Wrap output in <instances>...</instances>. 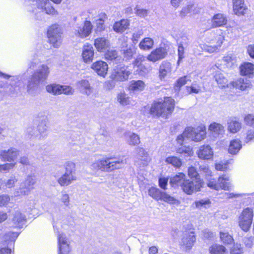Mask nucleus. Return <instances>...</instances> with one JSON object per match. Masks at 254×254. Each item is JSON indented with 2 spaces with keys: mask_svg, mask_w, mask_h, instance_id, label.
Wrapping results in <instances>:
<instances>
[{
  "mask_svg": "<svg viewBox=\"0 0 254 254\" xmlns=\"http://www.w3.org/2000/svg\"><path fill=\"white\" fill-rule=\"evenodd\" d=\"M206 128L204 126L196 127H189L185 128L182 134L177 136L176 140L180 145H182L187 139H190L194 142H199L206 137Z\"/></svg>",
  "mask_w": 254,
  "mask_h": 254,
  "instance_id": "1",
  "label": "nucleus"
},
{
  "mask_svg": "<svg viewBox=\"0 0 254 254\" xmlns=\"http://www.w3.org/2000/svg\"><path fill=\"white\" fill-rule=\"evenodd\" d=\"M175 101L170 97H166L163 102L153 103L150 109V113L158 117L168 118L174 111Z\"/></svg>",
  "mask_w": 254,
  "mask_h": 254,
  "instance_id": "2",
  "label": "nucleus"
},
{
  "mask_svg": "<svg viewBox=\"0 0 254 254\" xmlns=\"http://www.w3.org/2000/svg\"><path fill=\"white\" fill-rule=\"evenodd\" d=\"M124 164L125 162L123 160H115L112 158L108 157L96 161L92 164L91 168L95 170L110 172L115 169H120Z\"/></svg>",
  "mask_w": 254,
  "mask_h": 254,
  "instance_id": "3",
  "label": "nucleus"
},
{
  "mask_svg": "<svg viewBox=\"0 0 254 254\" xmlns=\"http://www.w3.org/2000/svg\"><path fill=\"white\" fill-rule=\"evenodd\" d=\"M148 194L157 201L163 200L171 204L180 203L178 200L156 188H151L148 190Z\"/></svg>",
  "mask_w": 254,
  "mask_h": 254,
  "instance_id": "4",
  "label": "nucleus"
},
{
  "mask_svg": "<svg viewBox=\"0 0 254 254\" xmlns=\"http://www.w3.org/2000/svg\"><path fill=\"white\" fill-rule=\"evenodd\" d=\"M207 184V186L216 190L220 189L224 190H229L231 188V183L230 182V179L226 176H222L220 177L217 181L214 179L208 180Z\"/></svg>",
  "mask_w": 254,
  "mask_h": 254,
  "instance_id": "5",
  "label": "nucleus"
},
{
  "mask_svg": "<svg viewBox=\"0 0 254 254\" xmlns=\"http://www.w3.org/2000/svg\"><path fill=\"white\" fill-rule=\"evenodd\" d=\"M61 29L58 25L50 26L47 35L50 43L54 48H59L62 44Z\"/></svg>",
  "mask_w": 254,
  "mask_h": 254,
  "instance_id": "6",
  "label": "nucleus"
},
{
  "mask_svg": "<svg viewBox=\"0 0 254 254\" xmlns=\"http://www.w3.org/2000/svg\"><path fill=\"white\" fill-rule=\"evenodd\" d=\"M253 210L247 207L243 210L239 218V225L244 231H248L251 226L253 218Z\"/></svg>",
  "mask_w": 254,
  "mask_h": 254,
  "instance_id": "7",
  "label": "nucleus"
},
{
  "mask_svg": "<svg viewBox=\"0 0 254 254\" xmlns=\"http://www.w3.org/2000/svg\"><path fill=\"white\" fill-rule=\"evenodd\" d=\"M131 71L127 66H117L114 68L111 78L118 81H125L128 79Z\"/></svg>",
  "mask_w": 254,
  "mask_h": 254,
  "instance_id": "8",
  "label": "nucleus"
},
{
  "mask_svg": "<svg viewBox=\"0 0 254 254\" xmlns=\"http://www.w3.org/2000/svg\"><path fill=\"white\" fill-rule=\"evenodd\" d=\"M36 183L34 175H28L24 181L20 184L18 192L20 195H28L31 190L34 189V186Z\"/></svg>",
  "mask_w": 254,
  "mask_h": 254,
  "instance_id": "9",
  "label": "nucleus"
},
{
  "mask_svg": "<svg viewBox=\"0 0 254 254\" xmlns=\"http://www.w3.org/2000/svg\"><path fill=\"white\" fill-rule=\"evenodd\" d=\"M203 181L202 180H197V181H190L186 180L182 185L181 188L183 191L187 194H191L194 192L200 190L201 188L203 185Z\"/></svg>",
  "mask_w": 254,
  "mask_h": 254,
  "instance_id": "10",
  "label": "nucleus"
},
{
  "mask_svg": "<svg viewBox=\"0 0 254 254\" xmlns=\"http://www.w3.org/2000/svg\"><path fill=\"white\" fill-rule=\"evenodd\" d=\"M136 154L134 156V162L139 166L146 165L149 161V158L146 151L142 147H137L135 149Z\"/></svg>",
  "mask_w": 254,
  "mask_h": 254,
  "instance_id": "11",
  "label": "nucleus"
},
{
  "mask_svg": "<svg viewBox=\"0 0 254 254\" xmlns=\"http://www.w3.org/2000/svg\"><path fill=\"white\" fill-rule=\"evenodd\" d=\"M167 55L166 48L163 47L157 48L153 50L147 57V60L155 63L165 58Z\"/></svg>",
  "mask_w": 254,
  "mask_h": 254,
  "instance_id": "12",
  "label": "nucleus"
},
{
  "mask_svg": "<svg viewBox=\"0 0 254 254\" xmlns=\"http://www.w3.org/2000/svg\"><path fill=\"white\" fill-rule=\"evenodd\" d=\"M7 241H9L7 247L2 248L0 249V254H14V243L15 234L14 232H9L6 235Z\"/></svg>",
  "mask_w": 254,
  "mask_h": 254,
  "instance_id": "13",
  "label": "nucleus"
},
{
  "mask_svg": "<svg viewBox=\"0 0 254 254\" xmlns=\"http://www.w3.org/2000/svg\"><path fill=\"white\" fill-rule=\"evenodd\" d=\"M92 25L90 21H86L82 27H78L75 30V35L79 38H85L88 36L91 33Z\"/></svg>",
  "mask_w": 254,
  "mask_h": 254,
  "instance_id": "14",
  "label": "nucleus"
},
{
  "mask_svg": "<svg viewBox=\"0 0 254 254\" xmlns=\"http://www.w3.org/2000/svg\"><path fill=\"white\" fill-rule=\"evenodd\" d=\"M91 68L99 76L105 77L108 70V64L102 61H99L93 63Z\"/></svg>",
  "mask_w": 254,
  "mask_h": 254,
  "instance_id": "15",
  "label": "nucleus"
},
{
  "mask_svg": "<svg viewBox=\"0 0 254 254\" xmlns=\"http://www.w3.org/2000/svg\"><path fill=\"white\" fill-rule=\"evenodd\" d=\"M232 86L233 88L244 91L248 88H251L252 84L250 80L247 78H240L232 81L229 84V87Z\"/></svg>",
  "mask_w": 254,
  "mask_h": 254,
  "instance_id": "16",
  "label": "nucleus"
},
{
  "mask_svg": "<svg viewBox=\"0 0 254 254\" xmlns=\"http://www.w3.org/2000/svg\"><path fill=\"white\" fill-rule=\"evenodd\" d=\"M195 241V237L193 232L186 231L183 233L181 243L187 249H190Z\"/></svg>",
  "mask_w": 254,
  "mask_h": 254,
  "instance_id": "17",
  "label": "nucleus"
},
{
  "mask_svg": "<svg viewBox=\"0 0 254 254\" xmlns=\"http://www.w3.org/2000/svg\"><path fill=\"white\" fill-rule=\"evenodd\" d=\"M197 154L200 159L208 160L212 158L213 151L210 145H203L199 147Z\"/></svg>",
  "mask_w": 254,
  "mask_h": 254,
  "instance_id": "18",
  "label": "nucleus"
},
{
  "mask_svg": "<svg viewBox=\"0 0 254 254\" xmlns=\"http://www.w3.org/2000/svg\"><path fill=\"white\" fill-rule=\"evenodd\" d=\"M50 73V69L46 64L41 65L32 75L41 82L46 80Z\"/></svg>",
  "mask_w": 254,
  "mask_h": 254,
  "instance_id": "19",
  "label": "nucleus"
},
{
  "mask_svg": "<svg viewBox=\"0 0 254 254\" xmlns=\"http://www.w3.org/2000/svg\"><path fill=\"white\" fill-rule=\"evenodd\" d=\"M208 130L210 133L215 137H221L225 133L224 127L217 123H211L208 127Z\"/></svg>",
  "mask_w": 254,
  "mask_h": 254,
  "instance_id": "20",
  "label": "nucleus"
},
{
  "mask_svg": "<svg viewBox=\"0 0 254 254\" xmlns=\"http://www.w3.org/2000/svg\"><path fill=\"white\" fill-rule=\"evenodd\" d=\"M59 252L68 253L70 251L67 239L65 234L59 233L58 234Z\"/></svg>",
  "mask_w": 254,
  "mask_h": 254,
  "instance_id": "21",
  "label": "nucleus"
},
{
  "mask_svg": "<svg viewBox=\"0 0 254 254\" xmlns=\"http://www.w3.org/2000/svg\"><path fill=\"white\" fill-rule=\"evenodd\" d=\"M94 55V51L91 45L87 44L83 46L82 56L85 63L91 62L93 60Z\"/></svg>",
  "mask_w": 254,
  "mask_h": 254,
  "instance_id": "22",
  "label": "nucleus"
},
{
  "mask_svg": "<svg viewBox=\"0 0 254 254\" xmlns=\"http://www.w3.org/2000/svg\"><path fill=\"white\" fill-rule=\"evenodd\" d=\"M94 45L98 52H104L110 47V42L104 37H99L95 39Z\"/></svg>",
  "mask_w": 254,
  "mask_h": 254,
  "instance_id": "23",
  "label": "nucleus"
},
{
  "mask_svg": "<svg viewBox=\"0 0 254 254\" xmlns=\"http://www.w3.org/2000/svg\"><path fill=\"white\" fill-rule=\"evenodd\" d=\"M233 10L237 15H244L248 9L243 0H233Z\"/></svg>",
  "mask_w": 254,
  "mask_h": 254,
  "instance_id": "24",
  "label": "nucleus"
},
{
  "mask_svg": "<svg viewBox=\"0 0 254 254\" xmlns=\"http://www.w3.org/2000/svg\"><path fill=\"white\" fill-rule=\"evenodd\" d=\"M242 128V124L235 118H231L228 121L227 129L232 133L239 132Z\"/></svg>",
  "mask_w": 254,
  "mask_h": 254,
  "instance_id": "25",
  "label": "nucleus"
},
{
  "mask_svg": "<svg viewBox=\"0 0 254 254\" xmlns=\"http://www.w3.org/2000/svg\"><path fill=\"white\" fill-rule=\"evenodd\" d=\"M41 82L34 76H32L31 78L28 81L27 91V92L31 95L35 94L38 91L39 84Z\"/></svg>",
  "mask_w": 254,
  "mask_h": 254,
  "instance_id": "26",
  "label": "nucleus"
},
{
  "mask_svg": "<svg viewBox=\"0 0 254 254\" xmlns=\"http://www.w3.org/2000/svg\"><path fill=\"white\" fill-rule=\"evenodd\" d=\"M227 18L222 13H218L213 16L211 19V26L213 28L221 27L227 23Z\"/></svg>",
  "mask_w": 254,
  "mask_h": 254,
  "instance_id": "27",
  "label": "nucleus"
},
{
  "mask_svg": "<svg viewBox=\"0 0 254 254\" xmlns=\"http://www.w3.org/2000/svg\"><path fill=\"white\" fill-rule=\"evenodd\" d=\"M76 179L75 175H71L64 173L58 179V182L62 187L68 186Z\"/></svg>",
  "mask_w": 254,
  "mask_h": 254,
  "instance_id": "28",
  "label": "nucleus"
},
{
  "mask_svg": "<svg viewBox=\"0 0 254 254\" xmlns=\"http://www.w3.org/2000/svg\"><path fill=\"white\" fill-rule=\"evenodd\" d=\"M76 86L82 90L87 96L90 95L93 92V88L91 86L89 81L86 79H82L76 83Z\"/></svg>",
  "mask_w": 254,
  "mask_h": 254,
  "instance_id": "29",
  "label": "nucleus"
},
{
  "mask_svg": "<svg viewBox=\"0 0 254 254\" xmlns=\"http://www.w3.org/2000/svg\"><path fill=\"white\" fill-rule=\"evenodd\" d=\"M125 137L128 145L131 146H136L140 143V137L135 133L126 132L124 134Z\"/></svg>",
  "mask_w": 254,
  "mask_h": 254,
  "instance_id": "30",
  "label": "nucleus"
},
{
  "mask_svg": "<svg viewBox=\"0 0 254 254\" xmlns=\"http://www.w3.org/2000/svg\"><path fill=\"white\" fill-rule=\"evenodd\" d=\"M129 22L127 19H122L116 22L113 26L114 30L118 33H122L128 28Z\"/></svg>",
  "mask_w": 254,
  "mask_h": 254,
  "instance_id": "31",
  "label": "nucleus"
},
{
  "mask_svg": "<svg viewBox=\"0 0 254 254\" xmlns=\"http://www.w3.org/2000/svg\"><path fill=\"white\" fill-rule=\"evenodd\" d=\"M172 67L170 63L163 62L159 67V77L161 79L164 78L171 71Z\"/></svg>",
  "mask_w": 254,
  "mask_h": 254,
  "instance_id": "32",
  "label": "nucleus"
},
{
  "mask_svg": "<svg viewBox=\"0 0 254 254\" xmlns=\"http://www.w3.org/2000/svg\"><path fill=\"white\" fill-rule=\"evenodd\" d=\"M154 44V40L150 37L142 39L139 44V48L143 51H149L152 49Z\"/></svg>",
  "mask_w": 254,
  "mask_h": 254,
  "instance_id": "33",
  "label": "nucleus"
},
{
  "mask_svg": "<svg viewBox=\"0 0 254 254\" xmlns=\"http://www.w3.org/2000/svg\"><path fill=\"white\" fill-rule=\"evenodd\" d=\"M145 86V83L143 81L133 80L130 81L128 89L132 92L141 91L144 89Z\"/></svg>",
  "mask_w": 254,
  "mask_h": 254,
  "instance_id": "34",
  "label": "nucleus"
},
{
  "mask_svg": "<svg viewBox=\"0 0 254 254\" xmlns=\"http://www.w3.org/2000/svg\"><path fill=\"white\" fill-rule=\"evenodd\" d=\"M186 180V176L183 173H178L175 176L171 177L170 180V183L171 185L180 186L182 187V184Z\"/></svg>",
  "mask_w": 254,
  "mask_h": 254,
  "instance_id": "35",
  "label": "nucleus"
},
{
  "mask_svg": "<svg viewBox=\"0 0 254 254\" xmlns=\"http://www.w3.org/2000/svg\"><path fill=\"white\" fill-rule=\"evenodd\" d=\"M241 148V141L238 139H233L230 142L228 151L231 154H236L239 151Z\"/></svg>",
  "mask_w": 254,
  "mask_h": 254,
  "instance_id": "36",
  "label": "nucleus"
},
{
  "mask_svg": "<svg viewBox=\"0 0 254 254\" xmlns=\"http://www.w3.org/2000/svg\"><path fill=\"white\" fill-rule=\"evenodd\" d=\"M240 68L242 75H250L254 72V64L250 63H245L241 65Z\"/></svg>",
  "mask_w": 254,
  "mask_h": 254,
  "instance_id": "37",
  "label": "nucleus"
},
{
  "mask_svg": "<svg viewBox=\"0 0 254 254\" xmlns=\"http://www.w3.org/2000/svg\"><path fill=\"white\" fill-rule=\"evenodd\" d=\"M36 127H29L27 128L26 132L28 137L30 139H35L37 140H43L41 136Z\"/></svg>",
  "mask_w": 254,
  "mask_h": 254,
  "instance_id": "38",
  "label": "nucleus"
},
{
  "mask_svg": "<svg viewBox=\"0 0 254 254\" xmlns=\"http://www.w3.org/2000/svg\"><path fill=\"white\" fill-rule=\"evenodd\" d=\"M46 91L53 95L61 94L62 85L57 84H50L46 86Z\"/></svg>",
  "mask_w": 254,
  "mask_h": 254,
  "instance_id": "39",
  "label": "nucleus"
},
{
  "mask_svg": "<svg viewBox=\"0 0 254 254\" xmlns=\"http://www.w3.org/2000/svg\"><path fill=\"white\" fill-rule=\"evenodd\" d=\"M221 242L226 244H231L234 241L232 236L226 230H221L219 233Z\"/></svg>",
  "mask_w": 254,
  "mask_h": 254,
  "instance_id": "40",
  "label": "nucleus"
},
{
  "mask_svg": "<svg viewBox=\"0 0 254 254\" xmlns=\"http://www.w3.org/2000/svg\"><path fill=\"white\" fill-rule=\"evenodd\" d=\"M211 254H226L227 253L226 248L221 245L214 244L209 248Z\"/></svg>",
  "mask_w": 254,
  "mask_h": 254,
  "instance_id": "41",
  "label": "nucleus"
},
{
  "mask_svg": "<svg viewBox=\"0 0 254 254\" xmlns=\"http://www.w3.org/2000/svg\"><path fill=\"white\" fill-rule=\"evenodd\" d=\"M216 81L219 84V87H224L227 85L229 87V85L227 84V79L220 71H217L214 76Z\"/></svg>",
  "mask_w": 254,
  "mask_h": 254,
  "instance_id": "42",
  "label": "nucleus"
},
{
  "mask_svg": "<svg viewBox=\"0 0 254 254\" xmlns=\"http://www.w3.org/2000/svg\"><path fill=\"white\" fill-rule=\"evenodd\" d=\"M0 156L4 161H11L16 157V151L14 149L8 150L7 151H3L1 152Z\"/></svg>",
  "mask_w": 254,
  "mask_h": 254,
  "instance_id": "43",
  "label": "nucleus"
},
{
  "mask_svg": "<svg viewBox=\"0 0 254 254\" xmlns=\"http://www.w3.org/2000/svg\"><path fill=\"white\" fill-rule=\"evenodd\" d=\"M217 32H218V34L217 35L216 37H215L214 39H213L211 40L210 44H214L215 46H217V48H219L223 42V40H224V36L220 34V33L221 32V30H216Z\"/></svg>",
  "mask_w": 254,
  "mask_h": 254,
  "instance_id": "44",
  "label": "nucleus"
},
{
  "mask_svg": "<svg viewBox=\"0 0 254 254\" xmlns=\"http://www.w3.org/2000/svg\"><path fill=\"white\" fill-rule=\"evenodd\" d=\"M190 80V78L187 76H184L179 78L176 81L174 85V89L176 92L178 93L180 90V88L187 83V81Z\"/></svg>",
  "mask_w": 254,
  "mask_h": 254,
  "instance_id": "45",
  "label": "nucleus"
},
{
  "mask_svg": "<svg viewBox=\"0 0 254 254\" xmlns=\"http://www.w3.org/2000/svg\"><path fill=\"white\" fill-rule=\"evenodd\" d=\"M46 121L45 120H42L36 127L38 132H39L43 139L45 138L46 135L45 133L47 130V126L46 125Z\"/></svg>",
  "mask_w": 254,
  "mask_h": 254,
  "instance_id": "46",
  "label": "nucleus"
},
{
  "mask_svg": "<svg viewBox=\"0 0 254 254\" xmlns=\"http://www.w3.org/2000/svg\"><path fill=\"white\" fill-rule=\"evenodd\" d=\"M117 100L123 106L129 105L130 102L129 97L124 92L118 94Z\"/></svg>",
  "mask_w": 254,
  "mask_h": 254,
  "instance_id": "47",
  "label": "nucleus"
},
{
  "mask_svg": "<svg viewBox=\"0 0 254 254\" xmlns=\"http://www.w3.org/2000/svg\"><path fill=\"white\" fill-rule=\"evenodd\" d=\"M65 173L71 175H75V164L68 161L64 164Z\"/></svg>",
  "mask_w": 254,
  "mask_h": 254,
  "instance_id": "48",
  "label": "nucleus"
},
{
  "mask_svg": "<svg viewBox=\"0 0 254 254\" xmlns=\"http://www.w3.org/2000/svg\"><path fill=\"white\" fill-rule=\"evenodd\" d=\"M177 153L183 154L185 157H190L192 156L193 152L192 149L190 146H182L177 150Z\"/></svg>",
  "mask_w": 254,
  "mask_h": 254,
  "instance_id": "49",
  "label": "nucleus"
},
{
  "mask_svg": "<svg viewBox=\"0 0 254 254\" xmlns=\"http://www.w3.org/2000/svg\"><path fill=\"white\" fill-rule=\"evenodd\" d=\"M166 162L173 165L176 168H180L182 166L181 160L175 156L168 157L166 159Z\"/></svg>",
  "mask_w": 254,
  "mask_h": 254,
  "instance_id": "50",
  "label": "nucleus"
},
{
  "mask_svg": "<svg viewBox=\"0 0 254 254\" xmlns=\"http://www.w3.org/2000/svg\"><path fill=\"white\" fill-rule=\"evenodd\" d=\"M26 218L25 214L22 213L21 211L17 212V228H22L25 225Z\"/></svg>",
  "mask_w": 254,
  "mask_h": 254,
  "instance_id": "51",
  "label": "nucleus"
},
{
  "mask_svg": "<svg viewBox=\"0 0 254 254\" xmlns=\"http://www.w3.org/2000/svg\"><path fill=\"white\" fill-rule=\"evenodd\" d=\"M186 88L187 92L189 94L191 93L197 94L201 91L200 86L196 83H193L191 86H187Z\"/></svg>",
  "mask_w": 254,
  "mask_h": 254,
  "instance_id": "52",
  "label": "nucleus"
},
{
  "mask_svg": "<svg viewBox=\"0 0 254 254\" xmlns=\"http://www.w3.org/2000/svg\"><path fill=\"white\" fill-rule=\"evenodd\" d=\"M188 175L191 179L194 178L193 181H197V180H201L200 178L199 175L196 171L194 167L191 166L189 167L188 169Z\"/></svg>",
  "mask_w": 254,
  "mask_h": 254,
  "instance_id": "53",
  "label": "nucleus"
},
{
  "mask_svg": "<svg viewBox=\"0 0 254 254\" xmlns=\"http://www.w3.org/2000/svg\"><path fill=\"white\" fill-rule=\"evenodd\" d=\"M36 203L34 200H28L26 202L24 206L25 212L27 214H32V211L35 208Z\"/></svg>",
  "mask_w": 254,
  "mask_h": 254,
  "instance_id": "54",
  "label": "nucleus"
},
{
  "mask_svg": "<svg viewBox=\"0 0 254 254\" xmlns=\"http://www.w3.org/2000/svg\"><path fill=\"white\" fill-rule=\"evenodd\" d=\"M210 204V201L209 199H201L199 200L195 201L194 204L196 208L201 209L202 208H206L207 205Z\"/></svg>",
  "mask_w": 254,
  "mask_h": 254,
  "instance_id": "55",
  "label": "nucleus"
},
{
  "mask_svg": "<svg viewBox=\"0 0 254 254\" xmlns=\"http://www.w3.org/2000/svg\"><path fill=\"white\" fill-rule=\"evenodd\" d=\"M151 69L152 68L150 66H146L144 64H142L137 68V70L140 75L145 76L151 71Z\"/></svg>",
  "mask_w": 254,
  "mask_h": 254,
  "instance_id": "56",
  "label": "nucleus"
},
{
  "mask_svg": "<svg viewBox=\"0 0 254 254\" xmlns=\"http://www.w3.org/2000/svg\"><path fill=\"white\" fill-rule=\"evenodd\" d=\"M117 57V52L114 50H108L105 55V59L110 61L115 60Z\"/></svg>",
  "mask_w": 254,
  "mask_h": 254,
  "instance_id": "57",
  "label": "nucleus"
},
{
  "mask_svg": "<svg viewBox=\"0 0 254 254\" xmlns=\"http://www.w3.org/2000/svg\"><path fill=\"white\" fill-rule=\"evenodd\" d=\"M60 200L62 203H63L64 206L66 207L69 206L70 204V198L69 195L65 192H62Z\"/></svg>",
  "mask_w": 254,
  "mask_h": 254,
  "instance_id": "58",
  "label": "nucleus"
},
{
  "mask_svg": "<svg viewBox=\"0 0 254 254\" xmlns=\"http://www.w3.org/2000/svg\"><path fill=\"white\" fill-rule=\"evenodd\" d=\"M44 12L48 15L52 16L57 15L58 14L57 10H56L53 6L49 4H48L44 8Z\"/></svg>",
  "mask_w": 254,
  "mask_h": 254,
  "instance_id": "59",
  "label": "nucleus"
},
{
  "mask_svg": "<svg viewBox=\"0 0 254 254\" xmlns=\"http://www.w3.org/2000/svg\"><path fill=\"white\" fill-rule=\"evenodd\" d=\"M61 94L72 95L74 92V90L70 86L62 85Z\"/></svg>",
  "mask_w": 254,
  "mask_h": 254,
  "instance_id": "60",
  "label": "nucleus"
},
{
  "mask_svg": "<svg viewBox=\"0 0 254 254\" xmlns=\"http://www.w3.org/2000/svg\"><path fill=\"white\" fill-rule=\"evenodd\" d=\"M245 123L251 127H254V115L253 114H248L244 118Z\"/></svg>",
  "mask_w": 254,
  "mask_h": 254,
  "instance_id": "61",
  "label": "nucleus"
},
{
  "mask_svg": "<svg viewBox=\"0 0 254 254\" xmlns=\"http://www.w3.org/2000/svg\"><path fill=\"white\" fill-rule=\"evenodd\" d=\"M199 171L201 173L203 174L206 178H208L211 175V172L206 165H202L199 166Z\"/></svg>",
  "mask_w": 254,
  "mask_h": 254,
  "instance_id": "62",
  "label": "nucleus"
},
{
  "mask_svg": "<svg viewBox=\"0 0 254 254\" xmlns=\"http://www.w3.org/2000/svg\"><path fill=\"white\" fill-rule=\"evenodd\" d=\"M143 31L142 29H139L135 32H134L132 36V42L136 44L138 41L139 39L143 35Z\"/></svg>",
  "mask_w": 254,
  "mask_h": 254,
  "instance_id": "63",
  "label": "nucleus"
},
{
  "mask_svg": "<svg viewBox=\"0 0 254 254\" xmlns=\"http://www.w3.org/2000/svg\"><path fill=\"white\" fill-rule=\"evenodd\" d=\"M243 253V248L240 244L234 245L231 251V254H242Z\"/></svg>",
  "mask_w": 254,
  "mask_h": 254,
  "instance_id": "64",
  "label": "nucleus"
}]
</instances>
